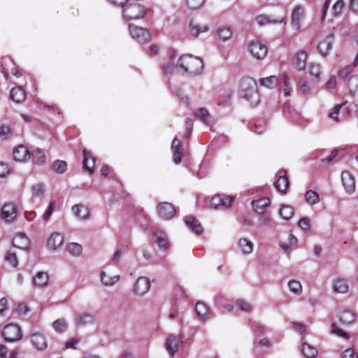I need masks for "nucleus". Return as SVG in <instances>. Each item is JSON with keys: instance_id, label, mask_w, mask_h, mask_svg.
Segmentation results:
<instances>
[{"instance_id": "f257e3e1", "label": "nucleus", "mask_w": 358, "mask_h": 358, "mask_svg": "<svg viewBox=\"0 0 358 358\" xmlns=\"http://www.w3.org/2000/svg\"><path fill=\"white\" fill-rule=\"evenodd\" d=\"M238 94L251 106H257L260 101L257 83L255 79L249 76L243 77L240 80Z\"/></svg>"}, {"instance_id": "f03ea898", "label": "nucleus", "mask_w": 358, "mask_h": 358, "mask_svg": "<svg viewBox=\"0 0 358 358\" xmlns=\"http://www.w3.org/2000/svg\"><path fill=\"white\" fill-rule=\"evenodd\" d=\"M177 66L184 72L196 75L201 72L203 64L201 59L192 55H185L178 58Z\"/></svg>"}, {"instance_id": "7ed1b4c3", "label": "nucleus", "mask_w": 358, "mask_h": 358, "mask_svg": "<svg viewBox=\"0 0 358 358\" xmlns=\"http://www.w3.org/2000/svg\"><path fill=\"white\" fill-rule=\"evenodd\" d=\"M123 8V15L127 20L140 19L143 17L145 12L144 7L135 1L128 5H124Z\"/></svg>"}, {"instance_id": "20e7f679", "label": "nucleus", "mask_w": 358, "mask_h": 358, "mask_svg": "<svg viewBox=\"0 0 358 358\" xmlns=\"http://www.w3.org/2000/svg\"><path fill=\"white\" fill-rule=\"evenodd\" d=\"M248 50L250 55L256 59L262 60L268 52V48L265 44L259 41L255 40L248 43Z\"/></svg>"}, {"instance_id": "39448f33", "label": "nucleus", "mask_w": 358, "mask_h": 358, "mask_svg": "<svg viewBox=\"0 0 358 358\" xmlns=\"http://www.w3.org/2000/svg\"><path fill=\"white\" fill-rule=\"evenodd\" d=\"M183 343L182 334H170L167 336L165 347L169 355L173 357L179 350L180 344Z\"/></svg>"}, {"instance_id": "423d86ee", "label": "nucleus", "mask_w": 358, "mask_h": 358, "mask_svg": "<svg viewBox=\"0 0 358 358\" xmlns=\"http://www.w3.org/2000/svg\"><path fill=\"white\" fill-rule=\"evenodd\" d=\"M129 32L132 38L139 43H146L150 41L152 35L149 30L143 27L130 25Z\"/></svg>"}, {"instance_id": "0eeeda50", "label": "nucleus", "mask_w": 358, "mask_h": 358, "mask_svg": "<svg viewBox=\"0 0 358 358\" xmlns=\"http://www.w3.org/2000/svg\"><path fill=\"white\" fill-rule=\"evenodd\" d=\"M305 17V9L302 5H296L292 10L290 24L295 30H299L302 27Z\"/></svg>"}, {"instance_id": "6e6552de", "label": "nucleus", "mask_w": 358, "mask_h": 358, "mask_svg": "<svg viewBox=\"0 0 358 358\" xmlns=\"http://www.w3.org/2000/svg\"><path fill=\"white\" fill-rule=\"evenodd\" d=\"M151 282L147 277H139L135 282L132 292L138 297L143 296L150 290Z\"/></svg>"}, {"instance_id": "1a4fd4ad", "label": "nucleus", "mask_w": 358, "mask_h": 358, "mask_svg": "<svg viewBox=\"0 0 358 358\" xmlns=\"http://www.w3.org/2000/svg\"><path fill=\"white\" fill-rule=\"evenodd\" d=\"M2 335L7 341L13 342L22 338L20 327L14 323L6 325L3 329Z\"/></svg>"}, {"instance_id": "9d476101", "label": "nucleus", "mask_w": 358, "mask_h": 358, "mask_svg": "<svg viewBox=\"0 0 358 358\" xmlns=\"http://www.w3.org/2000/svg\"><path fill=\"white\" fill-rule=\"evenodd\" d=\"M33 348L38 351H43L48 348V339L43 331H35L29 336Z\"/></svg>"}, {"instance_id": "9b49d317", "label": "nucleus", "mask_w": 358, "mask_h": 358, "mask_svg": "<svg viewBox=\"0 0 358 358\" xmlns=\"http://www.w3.org/2000/svg\"><path fill=\"white\" fill-rule=\"evenodd\" d=\"M17 206L13 202H6L1 208V217L6 222H13L17 217Z\"/></svg>"}, {"instance_id": "f8f14e48", "label": "nucleus", "mask_w": 358, "mask_h": 358, "mask_svg": "<svg viewBox=\"0 0 358 358\" xmlns=\"http://www.w3.org/2000/svg\"><path fill=\"white\" fill-rule=\"evenodd\" d=\"M233 201L234 198L231 196L217 194L211 199L210 205L214 209L219 208L226 209L231 206Z\"/></svg>"}, {"instance_id": "ddd939ff", "label": "nucleus", "mask_w": 358, "mask_h": 358, "mask_svg": "<svg viewBox=\"0 0 358 358\" xmlns=\"http://www.w3.org/2000/svg\"><path fill=\"white\" fill-rule=\"evenodd\" d=\"M209 26L206 23H201L191 20L188 25V33L191 37L196 38L201 34L208 31Z\"/></svg>"}, {"instance_id": "4468645a", "label": "nucleus", "mask_w": 358, "mask_h": 358, "mask_svg": "<svg viewBox=\"0 0 358 358\" xmlns=\"http://www.w3.org/2000/svg\"><path fill=\"white\" fill-rule=\"evenodd\" d=\"M73 215L81 221H85L90 218V209L85 204L79 203L71 208Z\"/></svg>"}, {"instance_id": "2eb2a0df", "label": "nucleus", "mask_w": 358, "mask_h": 358, "mask_svg": "<svg viewBox=\"0 0 358 358\" xmlns=\"http://www.w3.org/2000/svg\"><path fill=\"white\" fill-rule=\"evenodd\" d=\"M255 21L260 26L275 24H286L285 17L284 16L275 18L266 15H259L255 17Z\"/></svg>"}, {"instance_id": "dca6fc26", "label": "nucleus", "mask_w": 358, "mask_h": 358, "mask_svg": "<svg viewBox=\"0 0 358 358\" xmlns=\"http://www.w3.org/2000/svg\"><path fill=\"white\" fill-rule=\"evenodd\" d=\"M30 154L29 149L23 145L15 147L13 151L14 159L20 162H24L29 159L31 158Z\"/></svg>"}, {"instance_id": "f3484780", "label": "nucleus", "mask_w": 358, "mask_h": 358, "mask_svg": "<svg viewBox=\"0 0 358 358\" xmlns=\"http://www.w3.org/2000/svg\"><path fill=\"white\" fill-rule=\"evenodd\" d=\"M332 289L335 293L347 294L349 292L350 287L348 281L341 277L335 278L332 280Z\"/></svg>"}, {"instance_id": "a211bd4d", "label": "nucleus", "mask_w": 358, "mask_h": 358, "mask_svg": "<svg viewBox=\"0 0 358 358\" xmlns=\"http://www.w3.org/2000/svg\"><path fill=\"white\" fill-rule=\"evenodd\" d=\"M341 180L343 187L348 194H352L355 189V180L352 175L347 171L341 173Z\"/></svg>"}, {"instance_id": "6ab92c4d", "label": "nucleus", "mask_w": 358, "mask_h": 358, "mask_svg": "<svg viewBox=\"0 0 358 358\" xmlns=\"http://www.w3.org/2000/svg\"><path fill=\"white\" fill-rule=\"evenodd\" d=\"M157 212L159 215L163 219H169L174 215L176 210L171 203L163 202L158 205Z\"/></svg>"}, {"instance_id": "aec40b11", "label": "nucleus", "mask_w": 358, "mask_h": 358, "mask_svg": "<svg viewBox=\"0 0 358 358\" xmlns=\"http://www.w3.org/2000/svg\"><path fill=\"white\" fill-rule=\"evenodd\" d=\"M64 243V236L62 234L55 232L48 238L47 241L48 248L52 250H56L59 248Z\"/></svg>"}, {"instance_id": "412c9836", "label": "nucleus", "mask_w": 358, "mask_h": 358, "mask_svg": "<svg viewBox=\"0 0 358 358\" xmlns=\"http://www.w3.org/2000/svg\"><path fill=\"white\" fill-rule=\"evenodd\" d=\"M30 243L29 239L22 233L16 234L13 239V246L22 250L28 249Z\"/></svg>"}, {"instance_id": "4be33fe9", "label": "nucleus", "mask_w": 358, "mask_h": 358, "mask_svg": "<svg viewBox=\"0 0 358 358\" xmlns=\"http://www.w3.org/2000/svg\"><path fill=\"white\" fill-rule=\"evenodd\" d=\"M120 279V277L119 275L110 276L103 271L100 273V282L101 285L105 287L114 286L117 283Z\"/></svg>"}, {"instance_id": "5701e85b", "label": "nucleus", "mask_w": 358, "mask_h": 358, "mask_svg": "<svg viewBox=\"0 0 358 358\" xmlns=\"http://www.w3.org/2000/svg\"><path fill=\"white\" fill-rule=\"evenodd\" d=\"M49 281V275L46 272H38L33 278V284L35 287L44 288L45 287Z\"/></svg>"}, {"instance_id": "b1692460", "label": "nucleus", "mask_w": 358, "mask_h": 358, "mask_svg": "<svg viewBox=\"0 0 358 358\" xmlns=\"http://www.w3.org/2000/svg\"><path fill=\"white\" fill-rule=\"evenodd\" d=\"M333 41V37L328 36L320 41L317 49L322 55L326 56L329 54L332 48Z\"/></svg>"}, {"instance_id": "393cba45", "label": "nucleus", "mask_w": 358, "mask_h": 358, "mask_svg": "<svg viewBox=\"0 0 358 358\" xmlns=\"http://www.w3.org/2000/svg\"><path fill=\"white\" fill-rule=\"evenodd\" d=\"M306 60V53L304 51H299L294 55L292 64L295 69L298 71H301L305 68Z\"/></svg>"}, {"instance_id": "a878e982", "label": "nucleus", "mask_w": 358, "mask_h": 358, "mask_svg": "<svg viewBox=\"0 0 358 358\" xmlns=\"http://www.w3.org/2000/svg\"><path fill=\"white\" fill-rule=\"evenodd\" d=\"M171 150L173 152V160L176 164H179L182 158V148L180 141L177 138H174L171 143Z\"/></svg>"}, {"instance_id": "bb28decb", "label": "nucleus", "mask_w": 358, "mask_h": 358, "mask_svg": "<svg viewBox=\"0 0 358 358\" xmlns=\"http://www.w3.org/2000/svg\"><path fill=\"white\" fill-rule=\"evenodd\" d=\"M270 204V199L267 197L262 198L252 202L253 209L258 213L262 214Z\"/></svg>"}, {"instance_id": "cd10ccee", "label": "nucleus", "mask_w": 358, "mask_h": 358, "mask_svg": "<svg viewBox=\"0 0 358 358\" xmlns=\"http://www.w3.org/2000/svg\"><path fill=\"white\" fill-rule=\"evenodd\" d=\"M185 224L196 234L203 233V227L195 217L192 216H186L184 218Z\"/></svg>"}, {"instance_id": "c85d7f7f", "label": "nucleus", "mask_w": 358, "mask_h": 358, "mask_svg": "<svg viewBox=\"0 0 358 358\" xmlns=\"http://www.w3.org/2000/svg\"><path fill=\"white\" fill-rule=\"evenodd\" d=\"M195 311L197 316L202 320H206L210 317V310L208 306L203 302H197L195 305Z\"/></svg>"}, {"instance_id": "c756f323", "label": "nucleus", "mask_w": 358, "mask_h": 358, "mask_svg": "<svg viewBox=\"0 0 358 358\" xmlns=\"http://www.w3.org/2000/svg\"><path fill=\"white\" fill-rule=\"evenodd\" d=\"M301 352L306 358H315L318 355L317 349L306 342L302 343Z\"/></svg>"}, {"instance_id": "7c9ffc66", "label": "nucleus", "mask_w": 358, "mask_h": 358, "mask_svg": "<svg viewBox=\"0 0 358 358\" xmlns=\"http://www.w3.org/2000/svg\"><path fill=\"white\" fill-rule=\"evenodd\" d=\"M10 98L16 103H20L25 100L26 93L21 87H16L11 89L10 92Z\"/></svg>"}, {"instance_id": "2f4dec72", "label": "nucleus", "mask_w": 358, "mask_h": 358, "mask_svg": "<svg viewBox=\"0 0 358 358\" xmlns=\"http://www.w3.org/2000/svg\"><path fill=\"white\" fill-rule=\"evenodd\" d=\"M83 169L88 171L90 173H92L94 169L95 159L91 157L89 152L86 150H83Z\"/></svg>"}, {"instance_id": "473e14b6", "label": "nucleus", "mask_w": 358, "mask_h": 358, "mask_svg": "<svg viewBox=\"0 0 358 358\" xmlns=\"http://www.w3.org/2000/svg\"><path fill=\"white\" fill-rule=\"evenodd\" d=\"M153 238V241L162 249L166 250L169 248V241L163 232L154 233Z\"/></svg>"}, {"instance_id": "72a5a7b5", "label": "nucleus", "mask_w": 358, "mask_h": 358, "mask_svg": "<svg viewBox=\"0 0 358 358\" xmlns=\"http://www.w3.org/2000/svg\"><path fill=\"white\" fill-rule=\"evenodd\" d=\"M238 248L243 255H249L252 252L253 243L247 238H241L238 243Z\"/></svg>"}, {"instance_id": "f704fd0d", "label": "nucleus", "mask_w": 358, "mask_h": 358, "mask_svg": "<svg viewBox=\"0 0 358 358\" xmlns=\"http://www.w3.org/2000/svg\"><path fill=\"white\" fill-rule=\"evenodd\" d=\"M276 189L280 192H285L289 186V180L286 173L279 174L278 180L274 183Z\"/></svg>"}, {"instance_id": "c9c22d12", "label": "nucleus", "mask_w": 358, "mask_h": 358, "mask_svg": "<svg viewBox=\"0 0 358 358\" xmlns=\"http://www.w3.org/2000/svg\"><path fill=\"white\" fill-rule=\"evenodd\" d=\"M30 155L34 164L36 165H43L45 163L46 157L43 150L36 149L32 151Z\"/></svg>"}, {"instance_id": "e433bc0d", "label": "nucleus", "mask_w": 358, "mask_h": 358, "mask_svg": "<svg viewBox=\"0 0 358 358\" xmlns=\"http://www.w3.org/2000/svg\"><path fill=\"white\" fill-rule=\"evenodd\" d=\"M356 318V314L352 310H345L340 315V320L344 324L353 323Z\"/></svg>"}, {"instance_id": "4c0bfd02", "label": "nucleus", "mask_w": 358, "mask_h": 358, "mask_svg": "<svg viewBox=\"0 0 358 358\" xmlns=\"http://www.w3.org/2000/svg\"><path fill=\"white\" fill-rule=\"evenodd\" d=\"M259 83L261 85L266 88L273 89L278 85V78L275 76H270L266 78H261L259 80Z\"/></svg>"}, {"instance_id": "58836bf2", "label": "nucleus", "mask_w": 358, "mask_h": 358, "mask_svg": "<svg viewBox=\"0 0 358 358\" xmlns=\"http://www.w3.org/2000/svg\"><path fill=\"white\" fill-rule=\"evenodd\" d=\"M279 215L283 220H289L294 215V210L289 205H282L279 210Z\"/></svg>"}, {"instance_id": "ea45409f", "label": "nucleus", "mask_w": 358, "mask_h": 358, "mask_svg": "<svg viewBox=\"0 0 358 358\" xmlns=\"http://www.w3.org/2000/svg\"><path fill=\"white\" fill-rule=\"evenodd\" d=\"M349 92L352 96H358V74L352 76L348 83Z\"/></svg>"}, {"instance_id": "a19ab883", "label": "nucleus", "mask_w": 358, "mask_h": 358, "mask_svg": "<svg viewBox=\"0 0 358 358\" xmlns=\"http://www.w3.org/2000/svg\"><path fill=\"white\" fill-rule=\"evenodd\" d=\"M288 287L289 291L296 295L299 296L303 292V287L300 281L296 280H291L288 282Z\"/></svg>"}, {"instance_id": "79ce46f5", "label": "nucleus", "mask_w": 358, "mask_h": 358, "mask_svg": "<svg viewBox=\"0 0 358 358\" xmlns=\"http://www.w3.org/2000/svg\"><path fill=\"white\" fill-rule=\"evenodd\" d=\"M216 34L219 36L220 40L224 42L231 38L232 31L229 27H222L217 29Z\"/></svg>"}, {"instance_id": "37998d69", "label": "nucleus", "mask_w": 358, "mask_h": 358, "mask_svg": "<svg viewBox=\"0 0 358 358\" xmlns=\"http://www.w3.org/2000/svg\"><path fill=\"white\" fill-rule=\"evenodd\" d=\"M66 250L71 255L78 257L83 252V247L77 243H70L66 245Z\"/></svg>"}, {"instance_id": "c03bdc74", "label": "nucleus", "mask_w": 358, "mask_h": 358, "mask_svg": "<svg viewBox=\"0 0 358 358\" xmlns=\"http://www.w3.org/2000/svg\"><path fill=\"white\" fill-rule=\"evenodd\" d=\"M45 192L44 185L37 183L32 187V197L41 199Z\"/></svg>"}, {"instance_id": "a18cd8bd", "label": "nucleus", "mask_w": 358, "mask_h": 358, "mask_svg": "<svg viewBox=\"0 0 358 358\" xmlns=\"http://www.w3.org/2000/svg\"><path fill=\"white\" fill-rule=\"evenodd\" d=\"M305 199L307 203L310 205L316 204L320 201L318 194L312 190H308L306 192L305 194Z\"/></svg>"}, {"instance_id": "49530a36", "label": "nucleus", "mask_w": 358, "mask_h": 358, "mask_svg": "<svg viewBox=\"0 0 358 358\" xmlns=\"http://www.w3.org/2000/svg\"><path fill=\"white\" fill-rule=\"evenodd\" d=\"M284 85L283 92L286 96L291 95L292 87L290 83V77L287 73H284L282 76Z\"/></svg>"}, {"instance_id": "de8ad7c7", "label": "nucleus", "mask_w": 358, "mask_h": 358, "mask_svg": "<svg viewBox=\"0 0 358 358\" xmlns=\"http://www.w3.org/2000/svg\"><path fill=\"white\" fill-rule=\"evenodd\" d=\"M322 66L319 64H311L308 66L310 76L315 79H319L321 75Z\"/></svg>"}, {"instance_id": "09e8293b", "label": "nucleus", "mask_w": 358, "mask_h": 358, "mask_svg": "<svg viewBox=\"0 0 358 358\" xmlns=\"http://www.w3.org/2000/svg\"><path fill=\"white\" fill-rule=\"evenodd\" d=\"M52 327L55 331L62 333L65 331L67 328V322L64 319H59L52 323Z\"/></svg>"}, {"instance_id": "8fccbe9b", "label": "nucleus", "mask_w": 358, "mask_h": 358, "mask_svg": "<svg viewBox=\"0 0 358 358\" xmlns=\"http://www.w3.org/2000/svg\"><path fill=\"white\" fill-rule=\"evenodd\" d=\"M52 169L57 173H64L67 169V164L62 160H56L52 165Z\"/></svg>"}, {"instance_id": "3c124183", "label": "nucleus", "mask_w": 358, "mask_h": 358, "mask_svg": "<svg viewBox=\"0 0 358 358\" xmlns=\"http://www.w3.org/2000/svg\"><path fill=\"white\" fill-rule=\"evenodd\" d=\"M205 0H186L187 7L191 10L200 8L204 4Z\"/></svg>"}, {"instance_id": "603ef678", "label": "nucleus", "mask_w": 358, "mask_h": 358, "mask_svg": "<svg viewBox=\"0 0 358 358\" xmlns=\"http://www.w3.org/2000/svg\"><path fill=\"white\" fill-rule=\"evenodd\" d=\"M310 220L306 217H302L298 222L299 227L301 228L305 232L310 231Z\"/></svg>"}, {"instance_id": "864d4df0", "label": "nucleus", "mask_w": 358, "mask_h": 358, "mask_svg": "<svg viewBox=\"0 0 358 358\" xmlns=\"http://www.w3.org/2000/svg\"><path fill=\"white\" fill-rule=\"evenodd\" d=\"M55 201H52L50 202L48 208L46 209V210L45 211V213L43 215V220L47 221L50 218V217L52 214L53 211L55 210Z\"/></svg>"}, {"instance_id": "5fc2aeb1", "label": "nucleus", "mask_w": 358, "mask_h": 358, "mask_svg": "<svg viewBox=\"0 0 358 358\" xmlns=\"http://www.w3.org/2000/svg\"><path fill=\"white\" fill-rule=\"evenodd\" d=\"M345 6L344 1L343 0L337 1L333 6V13L335 16L339 15Z\"/></svg>"}, {"instance_id": "6e6d98bb", "label": "nucleus", "mask_w": 358, "mask_h": 358, "mask_svg": "<svg viewBox=\"0 0 358 358\" xmlns=\"http://www.w3.org/2000/svg\"><path fill=\"white\" fill-rule=\"evenodd\" d=\"M195 114L203 122H206L209 116L208 111L204 108L197 109Z\"/></svg>"}, {"instance_id": "4d7b16f0", "label": "nucleus", "mask_w": 358, "mask_h": 358, "mask_svg": "<svg viewBox=\"0 0 358 358\" xmlns=\"http://www.w3.org/2000/svg\"><path fill=\"white\" fill-rule=\"evenodd\" d=\"M6 262L13 267H17L18 264V261L16 257V255L13 252H8L6 257Z\"/></svg>"}, {"instance_id": "13d9d810", "label": "nucleus", "mask_w": 358, "mask_h": 358, "mask_svg": "<svg viewBox=\"0 0 358 358\" xmlns=\"http://www.w3.org/2000/svg\"><path fill=\"white\" fill-rule=\"evenodd\" d=\"M236 304L242 311L248 312L252 308L251 305L248 302L241 299L236 301Z\"/></svg>"}, {"instance_id": "bf43d9fd", "label": "nucleus", "mask_w": 358, "mask_h": 358, "mask_svg": "<svg viewBox=\"0 0 358 358\" xmlns=\"http://www.w3.org/2000/svg\"><path fill=\"white\" fill-rule=\"evenodd\" d=\"M299 89L302 94H307L310 92V88L308 83L304 80H300L299 82Z\"/></svg>"}, {"instance_id": "052dcab7", "label": "nucleus", "mask_w": 358, "mask_h": 358, "mask_svg": "<svg viewBox=\"0 0 358 358\" xmlns=\"http://www.w3.org/2000/svg\"><path fill=\"white\" fill-rule=\"evenodd\" d=\"M337 78L335 75H331L325 84V87L327 90L334 89L336 86Z\"/></svg>"}, {"instance_id": "680f3d73", "label": "nucleus", "mask_w": 358, "mask_h": 358, "mask_svg": "<svg viewBox=\"0 0 358 358\" xmlns=\"http://www.w3.org/2000/svg\"><path fill=\"white\" fill-rule=\"evenodd\" d=\"M343 104H337L336 106H335L333 109H332V111L331 113H330L329 115V117L334 120L335 121H338V114H339V111L341 108V107L343 106Z\"/></svg>"}, {"instance_id": "e2e57ef3", "label": "nucleus", "mask_w": 358, "mask_h": 358, "mask_svg": "<svg viewBox=\"0 0 358 358\" xmlns=\"http://www.w3.org/2000/svg\"><path fill=\"white\" fill-rule=\"evenodd\" d=\"M10 172L8 165L3 162H0V177H6Z\"/></svg>"}, {"instance_id": "0e129e2a", "label": "nucleus", "mask_w": 358, "mask_h": 358, "mask_svg": "<svg viewBox=\"0 0 358 358\" xmlns=\"http://www.w3.org/2000/svg\"><path fill=\"white\" fill-rule=\"evenodd\" d=\"M10 133L11 130L8 126L3 125L0 127V136L6 138Z\"/></svg>"}, {"instance_id": "69168bd1", "label": "nucleus", "mask_w": 358, "mask_h": 358, "mask_svg": "<svg viewBox=\"0 0 358 358\" xmlns=\"http://www.w3.org/2000/svg\"><path fill=\"white\" fill-rule=\"evenodd\" d=\"M351 68L345 66L338 71V76L340 78L345 79L350 73Z\"/></svg>"}, {"instance_id": "338daca9", "label": "nucleus", "mask_w": 358, "mask_h": 358, "mask_svg": "<svg viewBox=\"0 0 358 358\" xmlns=\"http://www.w3.org/2000/svg\"><path fill=\"white\" fill-rule=\"evenodd\" d=\"M343 358H358V356L355 354V351L348 348L343 352Z\"/></svg>"}, {"instance_id": "774afa93", "label": "nucleus", "mask_w": 358, "mask_h": 358, "mask_svg": "<svg viewBox=\"0 0 358 358\" xmlns=\"http://www.w3.org/2000/svg\"><path fill=\"white\" fill-rule=\"evenodd\" d=\"M349 7L353 13H358V0H350Z\"/></svg>"}]
</instances>
